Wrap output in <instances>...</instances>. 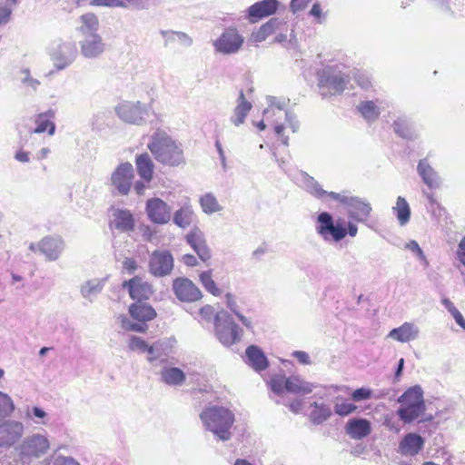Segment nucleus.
Wrapping results in <instances>:
<instances>
[{
  "label": "nucleus",
  "instance_id": "obj_1",
  "mask_svg": "<svg viewBox=\"0 0 465 465\" xmlns=\"http://www.w3.org/2000/svg\"><path fill=\"white\" fill-rule=\"evenodd\" d=\"M147 148L154 159L164 166L177 167L186 163L183 143L163 129L154 130L150 136Z\"/></svg>",
  "mask_w": 465,
  "mask_h": 465
},
{
  "label": "nucleus",
  "instance_id": "obj_2",
  "mask_svg": "<svg viewBox=\"0 0 465 465\" xmlns=\"http://www.w3.org/2000/svg\"><path fill=\"white\" fill-rule=\"evenodd\" d=\"M267 107L263 110L268 121L272 119L274 133L284 145H288V135H285L287 130L292 133L296 132L297 125L293 121V116L289 112L290 99L287 97L268 96L266 98Z\"/></svg>",
  "mask_w": 465,
  "mask_h": 465
},
{
  "label": "nucleus",
  "instance_id": "obj_3",
  "mask_svg": "<svg viewBox=\"0 0 465 465\" xmlns=\"http://www.w3.org/2000/svg\"><path fill=\"white\" fill-rule=\"evenodd\" d=\"M200 419L203 428L212 432L216 440L228 441L232 439L235 416L230 409L210 405L202 411Z\"/></svg>",
  "mask_w": 465,
  "mask_h": 465
},
{
  "label": "nucleus",
  "instance_id": "obj_4",
  "mask_svg": "<svg viewBox=\"0 0 465 465\" xmlns=\"http://www.w3.org/2000/svg\"><path fill=\"white\" fill-rule=\"evenodd\" d=\"M316 232L325 241L341 242L347 234L351 237H355L358 233V227L349 223L345 225V222L339 219L336 223L332 216L327 213H321L317 217Z\"/></svg>",
  "mask_w": 465,
  "mask_h": 465
},
{
  "label": "nucleus",
  "instance_id": "obj_5",
  "mask_svg": "<svg viewBox=\"0 0 465 465\" xmlns=\"http://www.w3.org/2000/svg\"><path fill=\"white\" fill-rule=\"evenodd\" d=\"M401 407L397 414L404 423H411L425 413L426 406L423 400V391L416 385L408 389L399 399Z\"/></svg>",
  "mask_w": 465,
  "mask_h": 465
},
{
  "label": "nucleus",
  "instance_id": "obj_6",
  "mask_svg": "<svg viewBox=\"0 0 465 465\" xmlns=\"http://www.w3.org/2000/svg\"><path fill=\"white\" fill-rule=\"evenodd\" d=\"M49 447V440L45 435L35 433L25 437L15 450L22 463L29 464L34 459L45 454Z\"/></svg>",
  "mask_w": 465,
  "mask_h": 465
},
{
  "label": "nucleus",
  "instance_id": "obj_7",
  "mask_svg": "<svg viewBox=\"0 0 465 465\" xmlns=\"http://www.w3.org/2000/svg\"><path fill=\"white\" fill-rule=\"evenodd\" d=\"M151 105L140 101H122L114 108L116 115L124 123L143 125L149 116Z\"/></svg>",
  "mask_w": 465,
  "mask_h": 465
},
{
  "label": "nucleus",
  "instance_id": "obj_8",
  "mask_svg": "<svg viewBox=\"0 0 465 465\" xmlns=\"http://www.w3.org/2000/svg\"><path fill=\"white\" fill-rule=\"evenodd\" d=\"M134 178L133 164L129 162H124L119 163L112 172L107 185L114 194L125 196L131 191Z\"/></svg>",
  "mask_w": 465,
  "mask_h": 465
},
{
  "label": "nucleus",
  "instance_id": "obj_9",
  "mask_svg": "<svg viewBox=\"0 0 465 465\" xmlns=\"http://www.w3.org/2000/svg\"><path fill=\"white\" fill-rule=\"evenodd\" d=\"M215 335L225 346H231L241 340L242 329L234 323L231 315L221 311L215 314Z\"/></svg>",
  "mask_w": 465,
  "mask_h": 465
},
{
  "label": "nucleus",
  "instance_id": "obj_10",
  "mask_svg": "<svg viewBox=\"0 0 465 465\" xmlns=\"http://www.w3.org/2000/svg\"><path fill=\"white\" fill-rule=\"evenodd\" d=\"M348 83L349 76L337 71L335 67L328 66L318 72V86L325 94H341Z\"/></svg>",
  "mask_w": 465,
  "mask_h": 465
},
{
  "label": "nucleus",
  "instance_id": "obj_11",
  "mask_svg": "<svg viewBox=\"0 0 465 465\" xmlns=\"http://www.w3.org/2000/svg\"><path fill=\"white\" fill-rule=\"evenodd\" d=\"M29 250L35 253L43 255L46 261H57L65 248V242L60 236L48 235L38 242H30Z\"/></svg>",
  "mask_w": 465,
  "mask_h": 465
},
{
  "label": "nucleus",
  "instance_id": "obj_12",
  "mask_svg": "<svg viewBox=\"0 0 465 465\" xmlns=\"http://www.w3.org/2000/svg\"><path fill=\"white\" fill-rule=\"evenodd\" d=\"M253 102L254 98L252 88H248L245 91H239L238 96L235 99L234 107L230 116V123L234 127H239L245 124L246 119L252 109Z\"/></svg>",
  "mask_w": 465,
  "mask_h": 465
},
{
  "label": "nucleus",
  "instance_id": "obj_13",
  "mask_svg": "<svg viewBox=\"0 0 465 465\" xmlns=\"http://www.w3.org/2000/svg\"><path fill=\"white\" fill-rule=\"evenodd\" d=\"M244 42V37L235 27L226 28L223 34L213 41V45L215 52L223 54H236Z\"/></svg>",
  "mask_w": 465,
  "mask_h": 465
},
{
  "label": "nucleus",
  "instance_id": "obj_14",
  "mask_svg": "<svg viewBox=\"0 0 465 465\" xmlns=\"http://www.w3.org/2000/svg\"><path fill=\"white\" fill-rule=\"evenodd\" d=\"M145 213L153 223L159 225L167 224L172 219L171 206L157 197L146 201Z\"/></svg>",
  "mask_w": 465,
  "mask_h": 465
},
{
  "label": "nucleus",
  "instance_id": "obj_15",
  "mask_svg": "<svg viewBox=\"0 0 465 465\" xmlns=\"http://www.w3.org/2000/svg\"><path fill=\"white\" fill-rule=\"evenodd\" d=\"M25 433L23 422L15 420L0 421V448H10L20 440Z\"/></svg>",
  "mask_w": 465,
  "mask_h": 465
},
{
  "label": "nucleus",
  "instance_id": "obj_16",
  "mask_svg": "<svg viewBox=\"0 0 465 465\" xmlns=\"http://www.w3.org/2000/svg\"><path fill=\"white\" fill-rule=\"evenodd\" d=\"M77 56V48L73 42H63L57 45L51 53V58L57 70L68 67Z\"/></svg>",
  "mask_w": 465,
  "mask_h": 465
},
{
  "label": "nucleus",
  "instance_id": "obj_17",
  "mask_svg": "<svg viewBox=\"0 0 465 465\" xmlns=\"http://www.w3.org/2000/svg\"><path fill=\"white\" fill-rule=\"evenodd\" d=\"M150 272L155 276L169 274L173 267V259L168 251H155L150 258Z\"/></svg>",
  "mask_w": 465,
  "mask_h": 465
},
{
  "label": "nucleus",
  "instance_id": "obj_18",
  "mask_svg": "<svg viewBox=\"0 0 465 465\" xmlns=\"http://www.w3.org/2000/svg\"><path fill=\"white\" fill-rule=\"evenodd\" d=\"M185 240L202 261L206 262L211 258V251L207 246L204 233L199 227H193L186 234Z\"/></svg>",
  "mask_w": 465,
  "mask_h": 465
},
{
  "label": "nucleus",
  "instance_id": "obj_19",
  "mask_svg": "<svg viewBox=\"0 0 465 465\" xmlns=\"http://www.w3.org/2000/svg\"><path fill=\"white\" fill-rule=\"evenodd\" d=\"M347 207L348 214L356 222H365L369 218L371 206L357 197H344L341 200Z\"/></svg>",
  "mask_w": 465,
  "mask_h": 465
},
{
  "label": "nucleus",
  "instance_id": "obj_20",
  "mask_svg": "<svg viewBox=\"0 0 465 465\" xmlns=\"http://www.w3.org/2000/svg\"><path fill=\"white\" fill-rule=\"evenodd\" d=\"M80 49L83 56L93 59L99 57L105 50V45L99 34L84 36L80 41Z\"/></svg>",
  "mask_w": 465,
  "mask_h": 465
},
{
  "label": "nucleus",
  "instance_id": "obj_21",
  "mask_svg": "<svg viewBox=\"0 0 465 465\" xmlns=\"http://www.w3.org/2000/svg\"><path fill=\"white\" fill-rule=\"evenodd\" d=\"M173 223L181 229L191 227L196 221V214L189 198H185L173 213Z\"/></svg>",
  "mask_w": 465,
  "mask_h": 465
},
{
  "label": "nucleus",
  "instance_id": "obj_22",
  "mask_svg": "<svg viewBox=\"0 0 465 465\" xmlns=\"http://www.w3.org/2000/svg\"><path fill=\"white\" fill-rule=\"evenodd\" d=\"M55 117V111L48 109L45 112L37 114L34 116V123L35 127L30 130L31 134H43L47 132L50 136L55 133V124L54 119Z\"/></svg>",
  "mask_w": 465,
  "mask_h": 465
},
{
  "label": "nucleus",
  "instance_id": "obj_23",
  "mask_svg": "<svg viewBox=\"0 0 465 465\" xmlns=\"http://www.w3.org/2000/svg\"><path fill=\"white\" fill-rule=\"evenodd\" d=\"M345 432L353 440H361L371 434V424L366 419L353 418L347 421Z\"/></svg>",
  "mask_w": 465,
  "mask_h": 465
},
{
  "label": "nucleus",
  "instance_id": "obj_24",
  "mask_svg": "<svg viewBox=\"0 0 465 465\" xmlns=\"http://www.w3.org/2000/svg\"><path fill=\"white\" fill-rule=\"evenodd\" d=\"M309 420L313 425H321L327 421L332 415V410L330 404L324 401H314L310 404Z\"/></svg>",
  "mask_w": 465,
  "mask_h": 465
},
{
  "label": "nucleus",
  "instance_id": "obj_25",
  "mask_svg": "<svg viewBox=\"0 0 465 465\" xmlns=\"http://www.w3.org/2000/svg\"><path fill=\"white\" fill-rule=\"evenodd\" d=\"M424 446V439L416 433H408L399 444V451L404 456L418 454Z\"/></svg>",
  "mask_w": 465,
  "mask_h": 465
},
{
  "label": "nucleus",
  "instance_id": "obj_26",
  "mask_svg": "<svg viewBox=\"0 0 465 465\" xmlns=\"http://www.w3.org/2000/svg\"><path fill=\"white\" fill-rule=\"evenodd\" d=\"M420 329L411 322H404L398 328L392 329L388 337L400 342H409L419 337Z\"/></svg>",
  "mask_w": 465,
  "mask_h": 465
},
{
  "label": "nucleus",
  "instance_id": "obj_27",
  "mask_svg": "<svg viewBox=\"0 0 465 465\" xmlns=\"http://www.w3.org/2000/svg\"><path fill=\"white\" fill-rule=\"evenodd\" d=\"M112 225L123 232H131L134 228V218L131 211L116 209L113 213Z\"/></svg>",
  "mask_w": 465,
  "mask_h": 465
},
{
  "label": "nucleus",
  "instance_id": "obj_28",
  "mask_svg": "<svg viewBox=\"0 0 465 465\" xmlns=\"http://www.w3.org/2000/svg\"><path fill=\"white\" fill-rule=\"evenodd\" d=\"M129 313L134 320L144 322L152 321L156 316L154 309L140 299L130 305Z\"/></svg>",
  "mask_w": 465,
  "mask_h": 465
},
{
  "label": "nucleus",
  "instance_id": "obj_29",
  "mask_svg": "<svg viewBox=\"0 0 465 465\" xmlns=\"http://www.w3.org/2000/svg\"><path fill=\"white\" fill-rule=\"evenodd\" d=\"M135 167L141 179L152 182L154 173V163L147 153L135 156Z\"/></svg>",
  "mask_w": 465,
  "mask_h": 465
},
{
  "label": "nucleus",
  "instance_id": "obj_30",
  "mask_svg": "<svg viewBox=\"0 0 465 465\" xmlns=\"http://www.w3.org/2000/svg\"><path fill=\"white\" fill-rule=\"evenodd\" d=\"M160 380L169 386H182L186 375L183 370L177 367L164 366L160 371Z\"/></svg>",
  "mask_w": 465,
  "mask_h": 465
},
{
  "label": "nucleus",
  "instance_id": "obj_31",
  "mask_svg": "<svg viewBox=\"0 0 465 465\" xmlns=\"http://www.w3.org/2000/svg\"><path fill=\"white\" fill-rule=\"evenodd\" d=\"M315 386L299 376H290L286 379V391L297 395H307L311 393Z\"/></svg>",
  "mask_w": 465,
  "mask_h": 465
},
{
  "label": "nucleus",
  "instance_id": "obj_32",
  "mask_svg": "<svg viewBox=\"0 0 465 465\" xmlns=\"http://www.w3.org/2000/svg\"><path fill=\"white\" fill-rule=\"evenodd\" d=\"M164 45L168 46L174 43H178L182 46L189 47L193 45V38L186 33L173 30H162L160 31Z\"/></svg>",
  "mask_w": 465,
  "mask_h": 465
},
{
  "label": "nucleus",
  "instance_id": "obj_33",
  "mask_svg": "<svg viewBox=\"0 0 465 465\" xmlns=\"http://www.w3.org/2000/svg\"><path fill=\"white\" fill-rule=\"evenodd\" d=\"M417 169L423 182L430 188H438L440 186V178L437 173L432 169V167L425 159L419 162Z\"/></svg>",
  "mask_w": 465,
  "mask_h": 465
},
{
  "label": "nucleus",
  "instance_id": "obj_34",
  "mask_svg": "<svg viewBox=\"0 0 465 465\" xmlns=\"http://www.w3.org/2000/svg\"><path fill=\"white\" fill-rule=\"evenodd\" d=\"M199 203L202 211L211 215L223 211V206L219 203L215 195L212 193H206L199 198Z\"/></svg>",
  "mask_w": 465,
  "mask_h": 465
},
{
  "label": "nucleus",
  "instance_id": "obj_35",
  "mask_svg": "<svg viewBox=\"0 0 465 465\" xmlns=\"http://www.w3.org/2000/svg\"><path fill=\"white\" fill-rule=\"evenodd\" d=\"M81 25L78 27V31L83 36L87 35L98 34L99 22L97 17L94 14H84L80 17Z\"/></svg>",
  "mask_w": 465,
  "mask_h": 465
},
{
  "label": "nucleus",
  "instance_id": "obj_36",
  "mask_svg": "<svg viewBox=\"0 0 465 465\" xmlns=\"http://www.w3.org/2000/svg\"><path fill=\"white\" fill-rule=\"evenodd\" d=\"M393 212L401 225H405L409 223L411 218V208L405 198L399 196L396 201V205L393 207Z\"/></svg>",
  "mask_w": 465,
  "mask_h": 465
},
{
  "label": "nucleus",
  "instance_id": "obj_37",
  "mask_svg": "<svg viewBox=\"0 0 465 465\" xmlns=\"http://www.w3.org/2000/svg\"><path fill=\"white\" fill-rule=\"evenodd\" d=\"M246 363L250 365L255 371L261 373L262 371V350L255 346L251 345L246 349Z\"/></svg>",
  "mask_w": 465,
  "mask_h": 465
},
{
  "label": "nucleus",
  "instance_id": "obj_38",
  "mask_svg": "<svg viewBox=\"0 0 465 465\" xmlns=\"http://www.w3.org/2000/svg\"><path fill=\"white\" fill-rule=\"evenodd\" d=\"M167 351L168 344L166 341H157L153 342L152 345H148V361L153 362L154 361L160 359L163 356H167Z\"/></svg>",
  "mask_w": 465,
  "mask_h": 465
},
{
  "label": "nucleus",
  "instance_id": "obj_39",
  "mask_svg": "<svg viewBox=\"0 0 465 465\" xmlns=\"http://www.w3.org/2000/svg\"><path fill=\"white\" fill-rule=\"evenodd\" d=\"M117 322L120 323L121 328L124 331H134V332H145L148 326L144 322H134L126 315H119Z\"/></svg>",
  "mask_w": 465,
  "mask_h": 465
},
{
  "label": "nucleus",
  "instance_id": "obj_40",
  "mask_svg": "<svg viewBox=\"0 0 465 465\" xmlns=\"http://www.w3.org/2000/svg\"><path fill=\"white\" fill-rule=\"evenodd\" d=\"M358 110L369 121L376 120L380 115V110L373 101L361 102L358 106Z\"/></svg>",
  "mask_w": 465,
  "mask_h": 465
},
{
  "label": "nucleus",
  "instance_id": "obj_41",
  "mask_svg": "<svg viewBox=\"0 0 465 465\" xmlns=\"http://www.w3.org/2000/svg\"><path fill=\"white\" fill-rule=\"evenodd\" d=\"M357 406L347 400L337 397L334 401L333 411L341 417L348 416L356 411Z\"/></svg>",
  "mask_w": 465,
  "mask_h": 465
},
{
  "label": "nucleus",
  "instance_id": "obj_42",
  "mask_svg": "<svg viewBox=\"0 0 465 465\" xmlns=\"http://www.w3.org/2000/svg\"><path fill=\"white\" fill-rule=\"evenodd\" d=\"M14 411L15 403L12 398L8 394L0 391V418L10 417Z\"/></svg>",
  "mask_w": 465,
  "mask_h": 465
},
{
  "label": "nucleus",
  "instance_id": "obj_43",
  "mask_svg": "<svg viewBox=\"0 0 465 465\" xmlns=\"http://www.w3.org/2000/svg\"><path fill=\"white\" fill-rule=\"evenodd\" d=\"M108 277L103 278H94L89 281H86L85 283L82 286V291H101L104 288H109Z\"/></svg>",
  "mask_w": 465,
  "mask_h": 465
},
{
  "label": "nucleus",
  "instance_id": "obj_44",
  "mask_svg": "<svg viewBox=\"0 0 465 465\" xmlns=\"http://www.w3.org/2000/svg\"><path fill=\"white\" fill-rule=\"evenodd\" d=\"M442 303L448 312L454 318L457 324H459L465 331V319L460 311L453 305V303L449 299H442Z\"/></svg>",
  "mask_w": 465,
  "mask_h": 465
},
{
  "label": "nucleus",
  "instance_id": "obj_45",
  "mask_svg": "<svg viewBox=\"0 0 465 465\" xmlns=\"http://www.w3.org/2000/svg\"><path fill=\"white\" fill-rule=\"evenodd\" d=\"M123 288L127 289V291H150V286L147 282H144L141 278L134 277L130 281H125L123 282Z\"/></svg>",
  "mask_w": 465,
  "mask_h": 465
},
{
  "label": "nucleus",
  "instance_id": "obj_46",
  "mask_svg": "<svg viewBox=\"0 0 465 465\" xmlns=\"http://www.w3.org/2000/svg\"><path fill=\"white\" fill-rule=\"evenodd\" d=\"M245 18L251 24H255L262 19V1L256 2L248 8Z\"/></svg>",
  "mask_w": 465,
  "mask_h": 465
},
{
  "label": "nucleus",
  "instance_id": "obj_47",
  "mask_svg": "<svg viewBox=\"0 0 465 465\" xmlns=\"http://www.w3.org/2000/svg\"><path fill=\"white\" fill-rule=\"evenodd\" d=\"M21 83L28 88L35 91L40 85V82L31 76L29 69H23L20 71Z\"/></svg>",
  "mask_w": 465,
  "mask_h": 465
},
{
  "label": "nucleus",
  "instance_id": "obj_48",
  "mask_svg": "<svg viewBox=\"0 0 465 465\" xmlns=\"http://www.w3.org/2000/svg\"><path fill=\"white\" fill-rule=\"evenodd\" d=\"M33 417H35L38 420H41V421L35 420V422L36 424H43V425L46 424V421L45 420V419L47 417V413L43 409H41L37 406H34L31 409L28 407L25 411V418L32 419Z\"/></svg>",
  "mask_w": 465,
  "mask_h": 465
},
{
  "label": "nucleus",
  "instance_id": "obj_49",
  "mask_svg": "<svg viewBox=\"0 0 465 465\" xmlns=\"http://www.w3.org/2000/svg\"><path fill=\"white\" fill-rule=\"evenodd\" d=\"M368 302L369 298L363 294L356 296L355 293L351 292V301L349 302L348 308L351 310L367 308Z\"/></svg>",
  "mask_w": 465,
  "mask_h": 465
},
{
  "label": "nucleus",
  "instance_id": "obj_50",
  "mask_svg": "<svg viewBox=\"0 0 465 465\" xmlns=\"http://www.w3.org/2000/svg\"><path fill=\"white\" fill-rule=\"evenodd\" d=\"M226 300L228 307L231 309V311L235 313V315L239 318L243 325H245L247 328H250V321L239 312L238 306L234 301V297L231 292H227Z\"/></svg>",
  "mask_w": 465,
  "mask_h": 465
},
{
  "label": "nucleus",
  "instance_id": "obj_51",
  "mask_svg": "<svg viewBox=\"0 0 465 465\" xmlns=\"http://www.w3.org/2000/svg\"><path fill=\"white\" fill-rule=\"evenodd\" d=\"M173 287V291H198L193 282L186 278H177Z\"/></svg>",
  "mask_w": 465,
  "mask_h": 465
},
{
  "label": "nucleus",
  "instance_id": "obj_52",
  "mask_svg": "<svg viewBox=\"0 0 465 465\" xmlns=\"http://www.w3.org/2000/svg\"><path fill=\"white\" fill-rule=\"evenodd\" d=\"M128 347L132 351L145 352L148 351V344L140 337L131 336Z\"/></svg>",
  "mask_w": 465,
  "mask_h": 465
},
{
  "label": "nucleus",
  "instance_id": "obj_53",
  "mask_svg": "<svg viewBox=\"0 0 465 465\" xmlns=\"http://www.w3.org/2000/svg\"><path fill=\"white\" fill-rule=\"evenodd\" d=\"M352 76L361 88L369 89L371 86V83L369 76L360 69H356L353 72Z\"/></svg>",
  "mask_w": 465,
  "mask_h": 465
},
{
  "label": "nucleus",
  "instance_id": "obj_54",
  "mask_svg": "<svg viewBox=\"0 0 465 465\" xmlns=\"http://www.w3.org/2000/svg\"><path fill=\"white\" fill-rule=\"evenodd\" d=\"M14 5H10L5 1V3L0 2V25H5L9 22Z\"/></svg>",
  "mask_w": 465,
  "mask_h": 465
},
{
  "label": "nucleus",
  "instance_id": "obj_55",
  "mask_svg": "<svg viewBox=\"0 0 465 465\" xmlns=\"http://www.w3.org/2000/svg\"><path fill=\"white\" fill-rule=\"evenodd\" d=\"M286 379L283 376H275L270 381L271 389L275 393H281L286 391Z\"/></svg>",
  "mask_w": 465,
  "mask_h": 465
},
{
  "label": "nucleus",
  "instance_id": "obj_56",
  "mask_svg": "<svg viewBox=\"0 0 465 465\" xmlns=\"http://www.w3.org/2000/svg\"><path fill=\"white\" fill-rule=\"evenodd\" d=\"M326 14L327 13L323 12L319 3L313 4L310 10V15L314 18V20L318 24H322L325 21Z\"/></svg>",
  "mask_w": 465,
  "mask_h": 465
},
{
  "label": "nucleus",
  "instance_id": "obj_57",
  "mask_svg": "<svg viewBox=\"0 0 465 465\" xmlns=\"http://www.w3.org/2000/svg\"><path fill=\"white\" fill-rule=\"evenodd\" d=\"M174 294L182 302H196L203 297L202 292H174Z\"/></svg>",
  "mask_w": 465,
  "mask_h": 465
},
{
  "label": "nucleus",
  "instance_id": "obj_58",
  "mask_svg": "<svg viewBox=\"0 0 465 465\" xmlns=\"http://www.w3.org/2000/svg\"><path fill=\"white\" fill-rule=\"evenodd\" d=\"M91 5L94 6H105L111 8H124L121 0H92Z\"/></svg>",
  "mask_w": 465,
  "mask_h": 465
},
{
  "label": "nucleus",
  "instance_id": "obj_59",
  "mask_svg": "<svg viewBox=\"0 0 465 465\" xmlns=\"http://www.w3.org/2000/svg\"><path fill=\"white\" fill-rule=\"evenodd\" d=\"M371 397V391L367 388H359L351 393V400L358 402L369 400Z\"/></svg>",
  "mask_w": 465,
  "mask_h": 465
},
{
  "label": "nucleus",
  "instance_id": "obj_60",
  "mask_svg": "<svg viewBox=\"0 0 465 465\" xmlns=\"http://www.w3.org/2000/svg\"><path fill=\"white\" fill-rule=\"evenodd\" d=\"M201 282L207 291H218L212 278L210 272H203L200 274Z\"/></svg>",
  "mask_w": 465,
  "mask_h": 465
},
{
  "label": "nucleus",
  "instance_id": "obj_61",
  "mask_svg": "<svg viewBox=\"0 0 465 465\" xmlns=\"http://www.w3.org/2000/svg\"><path fill=\"white\" fill-rule=\"evenodd\" d=\"M280 5L277 0H263V16H268L276 13Z\"/></svg>",
  "mask_w": 465,
  "mask_h": 465
},
{
  "label": "nucleus",
  "instance_id": "obj_62",
  "mask_svg": "<svg viewBox=\"0 0 465 465\" xmlns=\"http://www.w3.org/2000/svg\"><path fill=\"white\" fill-rule=\"evenodd\" d=\"M394 131L403 138H408L411 135V132L407 124L401 121H396L393 124Z\"/></svg>",
  "mask_w": 465,
  "mask_h": 465
},
{
  "label": "nucleus",
  "instance_id": "obj_63",
  "mask_svg": "<svg viewBox=\"0 0 465 465\" xmlns=\"http://www.w3.org/2000/svg\"><path fill=\"white\" fill-rule=\"evenodd\" d=\"M313 0H291L290 8L292 13L304 10Z\"/></svg>",
  "mask_w": 465,
  "mask_h": 465
},
{
  "label": "nucleus",
  "instance_id": "obj_64",
  "mask_svg": "<svg viewBox=\"0 0 465 465\" xmlns=\"http://www.w3.org/2000/svg\"><path fill=\"white\" fill-rule=\"evenodd\" d=\"M288 408L292 413L299 414L304 408V401L297 398L288 404Z\"/></svg>",
  "mask_w": 465,
  "mask_h": 465
}]
</instances>
